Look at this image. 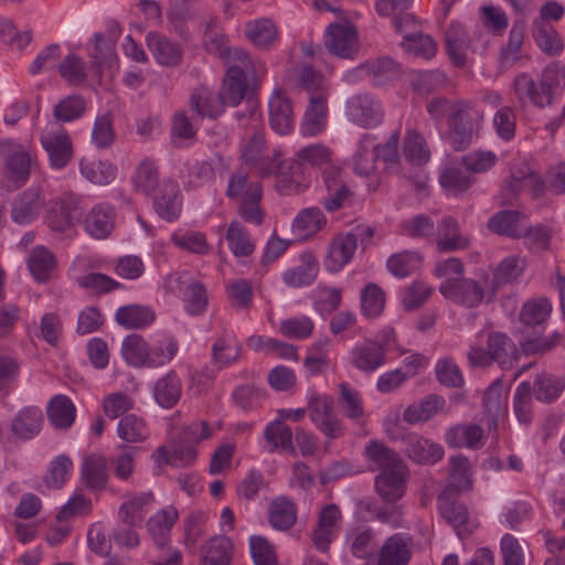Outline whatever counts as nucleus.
<instances>
[{"label":"nucleus","instance_id":"49","mask_svg":"<svg viewBox=\"0 0 565 565\" xmlns=\"http://www.w3.org/2000/svg\"><path fill=\"white\" fill-rule=\"evenodd\" d=\"M58 73L72 86H81L87 79L86 63L76 54H67L58 64Z\"/></svg>","mask_w":565,"mask_h":565},{"label":"nucleus","instance_id":"3","mask_svg":"<svg viewBox=\"0 0 565 565\" xmlns=\"http://www.w3.org/2000/svg\"><path fill=\"white\" fill-rule=\"evenodd\" d=\"M82 215L81 201L72 193H63L50 201L45 222L49 228L61 238H72L75 234L74 225Z\"/></svg>","mask_w":565,"mask_h":565},{"label":"nucleus","instance_id":"15","mask_svg":"<svg viewBox=\"0 0 565 565\" xmlns=\"http://www.w3.org/2000/svg\"><path fill=\"white\" fill-rule=\"evenodd\" d=\"M269 122L273 130L287 135L294 128V110L290 99L282 90H275L269 98Z\"/></svg>","mask_w":565,"mask_h":565},{"label":"nucleus","instance_id":"4","mask_svg":"<svg viewBox=\"0 0 565 565\" xmlns=\"http://www.w3.org/2000/svg\"><path fill=\"white\" fill-rule=\"evenodd\" d=\"M40 142L55 170L64 169L73 158V143L68 132L57 122H49L40 135Z\"/></svg>","mask_w":565,"mask_h":565},{"label":"nucleus","instance_id":"21","mask_svg":"<svg viewBox=\"0 0 565 565\" xmlns=\"http://www.w3.org/2000/svg\"><path fill=\"white\" fill-rule=\"evenodd\" d=\"M190 105L198 116L202 118H215L223 113L226 106L220 92L214 93L205 86H201L194 90L190 99Z\"/></svg>","mask_w":565,"mask_h":565},{"label":"nucleus","instance_id":"8","mask_svg":"<svg viewBox=\"0 0 565 565\" xmlns=\"http://www.w3.org/2000/svg\"><path fill=\"white\" fill-rule=\"evenodd\" d=\"M439 291L446 298L468 308L478 306L484 297L483 287L473 279L448 278L440 285Z\"/></svg>","mask_w":565,"mask_h":565},{"label":"nucleus","instance_id":"34","mask_svg":"<svg viewBox=\"0 0 565 565\" xmlns=\"http://www.w3.org/2000/svg\"><path fill=\"white\" fill-rule=\"evenodd\" d=\"M245 35L256 47L267 50L277 38V26L270 19H256L246 23Z\"/></svg>","mask_w":565,"mask_h":565},{"label":"nucleus","instance_id":"29","mask_svg":"<svg viewBox=\"0 0 565 565\" xmlns=\"http://www.w3.org/2000/svg\"><path fill=\"white\" fill-rule=\"evenodd\" d=\"M212 364L221 370L241 359L242 347L228 334L217 337L212 344Z\"/></svg>","mask_w":565,"mask_h":565},{"label":"nucleus","instance_id":"23","mask_svg":"<svg viewBox=\"0 0 565 565\" xmlns=\"http://www.w3.org/2000/svg\"><path fill=\"white\" fill-rule=\"evenodd\" d=\"M446 49L450 60L456 66H463L471 41L463 25L451 23L445 35Z\"/></svg>","mask_w":565,"mask_h":565},{"label":"nucleus","instance_id":"12","mask_svg":"<svg viewBox=\"0 0 565 565\" xmlns=\"http://www.w3.org/2000/svg\"><path fill=\"white\" fill-rule=\"evenodd\" d=\"M153 206L160 217L169 222L177 220L182 206L179 185L169 178L162 179L159 190L153 195Z\"/></svg>","mask_w":565,"mask_h":565},{"label":"nucleus","instance_id":"56","mask_svg":"<svg viewBox=\"0 0 565 565\" xmlns=\"http://www.w3.org/2000/svg\"><path fill=\"white\" fill-rule=\"evenodd\" d=\"M532 394L530 382L520 383L513 397V411L520 423L529 424L532 420Z\"/></svg>","mask_w":565,"mask_h":565},{"label":"nucleus","instance_id":"60","mask_svg":"<svg viewBox=\"0 0 565 565\" xmlns=\"http://www.w3.org/2000/svg\"><path fill=\"white\" fill-rule=\"evenodd\" d=\"M526 263L524 258L511 256L504 258L494 273V287L514 281L524 271Z\"/></svg>","mask_w":565,"mask_h":565},{"label":"nucleus","instance_id":"55","mask_svg":"<svg viewBox=\"0 0 565 565\" xmlns=\"http://www.w3.org/2000/svg\"><path fill=\"white\" fill-rule=\"evenodd\" d=\"M422 257L414 252H403L392 255L387 260L388 270L396 277L404 278L420 267Z\"/></svg>","mask_w":565,"mask_h":565},{"label":"nucleus","instance_id":"40","mask_svg":"<svg viewBox=\"0 0 565 565\" xmlns=\"http://www.w3.org/2000/svg\"><path fill=\"white\" fill-rule=\"evenodd\" d=\"M28 267L36 281H45L55 267V257L45 247L38 246L29 255Z\"/></svg>","mask_w":565,"mask_h":565},{"label":"nucleus","instance_id":"50","mask_svg":"<svg viewBox=\"0 0 565 565\" xmlns=\"http://www.w3.org/2000/svg\"><path fill=\"white\" fill-rule=\"evenodd\" d=\"M73 470V461L67 455H58L49 465L47 471L43 477V481L47 488L61 489L71 471Z\"/></svg>","mask_w":565,"mask_h":565},{"label":"nucleus","instance_id":"44","mask_svg":"<svg viewBox=\"0 0 565 565\" xmlns=\"http://www.w3.org/2000/svg\"><path fill=\"white\" fill-rule=\"evenodd\" d=\"M401 45L407 53L425 60H429L435 56L437 51L434 39L430 35L423 34L422 32H411L409 34H405Z\"/></svg>","mask_w":565,"mask_h":565},{"label":"nucleus","instance_id":"58","mask_svg":"<svg viewBox=\"0 0 565 565\" xmlns=\"http://www.w3.org/2000/svg\"><path fill=\"white\" fill-rule=\"evenodd\" d=\"M487 347L493 361L504 362L508 358H515L518 353L513 341L502 332L490 333Z\"/></svg>","mask_w":565,"mask_h":565},{"label":"nucleus","instance_id":"33","mask_svg":"<svg viewBox=\"0 0 565 565\" xmlns=\"http://www.w3.org/2000/svg\"><path fill=\"white\" fill-rule=\"evenodd\" d=\"M438 511L460 535L468 521V511L465 504L451 500L450 490H443L438 495Z\"/></svg>","mask_w":565,"mask_h":565},{"label":"nucleus","instance_id":"47","mask_svg":"<svg viewBox=\"0 0 565 565\" xmlns=\"http://www.w3.org/2000/svg\"><path fill=\"white\" fill-rule=\"evenodd\" d=\"M565 388V379L542 373L534 381V394L537 401L551 403L558 398Z\"/></svg>","mask_w":565,"mask_h":565},{"label":"nucleus","instance_id":"22","mask_svg":"<svg viewBox=\"0 0 565 565\" xmlns=\"http://www.w3.org/2000/svg\"><path fill=\"white\" fill-rule=\"evenodd\" d=\"M107 460L104 456L92 454L82 465V478L87 488L94 491L104 490L107 486Z\"/></svg>","mask_w":565,"mask_h":565},{"label":"nucleus","instance_id":"7","mask_svg":"<svg viewBox=\"0 0 565 565\" xmlns=\"http://www.w3.org/2000/svg\"><path fill=\"white\" fill-rule=\"evenodd\" d=\"M45 195L39 188H29L19 193L11 204V218L20 225L30 224L42 212Z\"/></svg>","mask_w":565,"mask_h":565},{"label":"nucleus","instance_id":"11","mask_svg":"<svg viewBox=\"0 0 565 565\" xmlns=\"http://www.w3.org/2000/svg\"><path fill=\"white\" fill-rule=\"evenodd\" d=\"M456 107L449 119L450 140L455 150L462 151L471 143L473 120L466 103L458 102Z\"/></svg>","mask_w":565,"mask_h":565},{"label":"nucleus","instance_id":"17","mask_svg":"<svg viewBox=\"0 0 565 565\" xmlns=\"http://www.w3.org/2000/svg\"><path fill=\"white\" fill-rule=\"evenodd\" d=\"M115 210L107 204L95 205L84 218L85 232L95 239L110 235L115 226Z\"/></svg>","mask_w":565,"mask_h":565},{"label":"nucleus","instance_id":"25","mask_svg":"<svg viewBox=\"0 0 565 565\" xmlns=\"http://www.w3.org/2000/svg\"><path fill=\"white\" fill-rule=\"evenodd\" d=\"M262 186L258 182L248 185L245 195L237 209V213L243 221L255 226L263 224L265 212L260 207Z\"/></svg>","mask_w":565,"mask_h":565},{"label":"nucleus","instance_id":"14","mask_svg":"<svg viewBox=\"0 0 565 565\" xmlns=\"http://www.w3.org/2000/svg\"><path fill=\"white\" fill-rule=\"evenodd\" d=\"M404 451L411 460L423 465H434L444 456V449L439 444L417 434L404 438Z\"/></svg>","mask_w":565,"mask_h":565},{"label":"nucleus","instance_id":"20","mask_svg":"<svg viewBox=\"0 0 565 565\" xmlns=\"http://www.w3.org/2000/svg\"><path fill=\"white\" fill-rule=\"evenodd\" d=\"M47 418L56 429H68L75 422L76 407L72 399L63 394L53 396L46 408Z\"/></svg>","mask_w":565,"mask_h":565},{"label":"nucleus","instance_id":"41","mask_svg":"<svg viewBox=\"0 0 565 565\" xmlns=\"http://www.w3.org/2000/svg\"><path fill=\"white\" fill-rule=\"evenodd\" d=\"M157 403L164 407L174 406L181 396V382L174 373H169L160 379L153 388Z\"/></svg>","mask_w":565,"mask_h":565},{"label":"nucleus","instance_id":"52","mask_svg":"<svg viewBox=\"0 0 565 565\" xmlns=\"http://www.w3.org/2000/svg\"><path fill=\"white\" fill-rule=\"evenodd\" d=\"M247 90L248 78L226 73L220 94L226 106H237Z\"/></svg>","mask_w":565,"mask_h":565},{"label":"nucleus","instance_id":"63","mask_svg":"<svg viewBox=\"0 0 565 565\" xmlns=\"http://www.w3.org/2000/svg\"><path fill=\"white\" fill-rule=\"evenodd\" d=\"M115 139V131L113 127V119L110 114H105L96 118L93 131L92 141L99 149L108 148Z\"/></svg>","mask_w":565,"mask_h":565},{"label":"nucleus","instance_id":"32","mask_svg":"<svg viewBox=\"0 0 565 565\" xmlns=\"http://www.w3.org/2000/svg\"><path fill=\"white\" fill-rule=\"evenodd\" d=\"M227 67L226 73L243 76L245 78H255L258 75L257 62L250 54L239 47H231L222 58Z\"/></svg>","mask_w":565,"mask_h":565},{"label":"nucleus","instance_id":"38","mask_svg":"<svg viewBox=\"0 0 565 565\" xmlns=\"http://www.w3.org/2000/svg\"><path fill=\"white\" fill-rule=\"evenodd\" d=\"M87 102L82 95L73 94L60 99L53 107L55 122H71L84 116Z\"/></svg>","mask_w":565,"mask_h":565},{"label":"nucleus","instance_id":"45","mask_svg":"<svg viewBox=\"0 0 565 565\" xmlns=\"http://www.w3.org/2000/svg\"><path fill=\"white\" fill-rule=\"evenodd\" d=\"M297 519L295 504L286 499L278 498L271 502L269 522L273 527L284 531L291 527Z\"/></svg>","mask_w":565,"mask_h":565},{"label":"nucleus","instance_id":"2","mask_svg":"<svg viewBox=\"0 0 565 565\" xmlns=\"http://www.w3.org/2000/svg\"><path fill=\"white\" fill-rule=\"evenodd\" d=\"M179 519L175 507L168 505L149 518L147 530L152 539L157 553H150L151 565H180L182 554L170 546V533Z\"/></svg>","mask_w":565,"mask_h":565},{"label":"nucleus","instance_id":"57","mask_svg":"<svg viewBox=\"0 0 565 565\" xmlns=\"http://www.w3.org/2000/svg\"><path fill=\"white\" fill-rule=\"evenodd\" d=\"M439 182L449 194L458 196L470 189L473 180L466 172L452 167L441 173Z\"/></svg>","mask_w":565,"mask_h":565},{"label":"nucleus","instance_id":"28","mask_svg":"<svg viewBox=\"0 0 565 565\" xmlns=\"http://www.w3.org/2000/svg\"><path fill=\"white\" fill-rule=\"evenodd\" d=\"M340 519L341 511L335 504H329L321 510L318 526L313 531V542L318 550L326 552L329 548L331 536Z\"/></svg>","mask_w":565,"mask_h":565},{"label":"nucleus","instance_id":"39","mask_svg":"<svg viewBox=\"0 0 565 565\" xmlns=\"http://www.w3.org/2000/svg\"><path fill=\"white\" fill-rule=\"evenodd\" d=\"M467 246L468 239L458 233L457 221L450 216L444 217L438 227V249L440 252H452Z\"/></svg>","mask_w":565,"mask_h":565},{"label":"nucleus","instance_id":"30","mask_svg":"<svg viewBox=\"0 0 565 565\" xmlns=\"http://www.w3.org/2000/svg\"><path fill=\"white\" fill-rule=\"evenodd\" d=\"M319 271L317 259L312 254L301 255V265L284 273V281L292 288L309 286L313 282Z\"/></svg>","mask_w":565,"mask_h":565},{"label":"nucleus","instance_id":"24","mask_svg":"<svg viewBox=\"0 0 565 565\" xmlns=\"http://www.w3.org/2000/svg\"><path fill=\"white\" fill-rule=\"evenodd\" d=\"M525 215L519 211L503 210L495 213L488 222L491 232L511 238H521Z\"/></svg>","mask_w":565,"mask_h":565},{"label":"nucleus","instance_id":"26","mask_svg":"<svg viewBox=\"0 0 565 565\" xmlns=\"http://www.w3.org/2000/svg\"><path fill=\"white\" fill-rule=\"evenodd\" d=\"M147 45L154 60L164 66H175L182 57L181 49L158 33H148Z\"/></svg>","mask_w":565,"mask_h":565},{"label":"nucleus","instance_id":"53","mask_svg":"<svg viewBox=\"0 0 565 565\" xmlns=\"http://www.w3.org/2000/svg\"><path fill=\"white\" fill-rule=\"evenodd\" d=\"M552 311V305L547 298L532 299L525 302L520 312V320L530 327L544 323Z\"/></svg>","mask_w":565,"mask_h":565},{"label":"nucleus","instance_id":"19","mask_svg":"<svg viewBox=\"0 0 565 565\" xmlns=\"http://www.w3.org/2000/svg\"><path fill=\"white\" fill-rule=\"evenodd\" d=\"M386 361V350L379 342L367 341L356 345L351 352V363L358 370L374 372Z\"/></svg>","mask_w":565,"mask_h":565},{"label":"nucleus","instance_id":"54","mask_svg":"<svg viewBox=\"0 0 565 565\" xmlns=\"http://www.w3.org/2000/svg\"><path fill=\"white\" fill-rule=\"evenodd\" d=\"M404 156L414 166H423L429 160V149L422 135L408 131L404 140Z\"/></svg>","mask_w":565,"mask_h":565},{"label":"nucleus","instance_id":"64","mask_svg":"<svg viewBox=\"0 0 565 565\" xmlns=\"http://www.w3.org/2000/svg\"><path fill=\"white\" fill-rule=\"evenodd\" d=\"M444 79L445 75L437 71H415L411 73V86L415 92L422 95L429 94L437 88Z\"/></svg>","mask_w":565,"mask_h":565},{"label":"nucleus","instance_id":"61","mask_svg":"<svg viewBox=\"0 0 565 565\" xmlns=\"http://www.w3.org/2000/svg\"><path fill=\"white\" fill-rule=\"evenodd\" d=\"M298 158L300 161L309 163L312 167L326 169L333 167L332 151L322 145H310L298 151Z\"/></svg>","mask_w":565,"mask_h":565},{"label":"nucleus","instance_id":"27","mask_svg":"<svg viewBox=\"0 0 565 565\" xmlns=\"http://www.w3.org/2000/svg\"><path fill=\"white\" fill-rule=\"evenodd\" d=\"M412 551L407 541L399 534L388 537L380 550L377 565H407Z\"/></svg>","mask_w":565,"mask_h":565},{"label":"nucleus","instance_id":"6","mask_svg":"<svg viewBox=\"0 0 565 565\" xmlns=\"http://www.w3.org/2000/svg\"><path fill=\"white\" fill-rule=\"evenodd\" d=\"M324 45L333 56L354 58L360 50L355 26L350 22L331 23L324 32Z\"/></svg>","mask_w":565,"mask_h":565},{"label":"nucleus","instance_id":"10","mask_svg":"<svg viewBox=\"0 0 565 565\" xmlns=\"http://www.w3.org/2000/svg\"><path fill=\"white\" fill-rule=\"evenodd\" d=\"M358 248L356 235L340 233L329 244L324 267L330 273L341 270L353 257Z\"/></svg>","mask_w":565,"mask_h":565},{"label":"nucleus","instance_id":"59","mask_svg":"<svg viewBox=\"0 0 565 565\" xmlns=\"http://www.w3.org/2000/svg\"><path fill=\"white\" fill-rule=\"evenodd\" d=\"M265 439L271 444V451L281 448L282 450L292 451V430L282 424L281 420H275L267 425L264 431Z\"/></svg>","mask_w":565,"mask_h":565},{"label":"nucleus","instance_id":"35","mask_svg":"<svg viewBox=\"0 0 565 565\" xmlns=\"http://www.w3.org/2000/svg\"><path fill=\"white\" fill-rule=\"evenodd\" d=\"M444 397L431 394L417 404L409 405L403 413V419L408 424L427 422L445 406Z\"/></svg>","mask_w":565,"mask_h":565},{"label":"nucleus","instance_id":"62","mask_svg":"<svg viewBox=\"0 0 565 565\" xmlns=\"http://www.w3.org/2000/svg\"><path fill=\"white\" fill-rule=\"evenodd\" d=\"M326 224L327 218L317 206L303 209L294 220V227L301 232H317L324 227Z\"/></svg>","mask_w":565,"mask_h":565},{"label":"nucleus","instance_id":"13","mask_svg":"<svg viewBox=\"0 0 565 565\" xmlns=\"http://www.w3.org/2000/svg\"><path fill=\"white\" fill-rule=\"evenodd\" d=\"M43 419V413L39 407L25 406L12 418L10 431L18 440H31L40 434Z\"/></svg>","mask_w":565,"mask_h":565},{"label":"nucleus","instance_id":"36","mask_svg":"<svg viewBox=\"0 0 565 565\" xmlns=\"http://www.w3.org/2000/svg\"><path fill=\"white\" fill-rule=\"evenodd\" d=\"M377 160L375 138L365 134L361 138L356 153L353 157L354 171L360 175H369L375 171Z\"/></svg>","mask_w":565,"mask_h":565},{"label":"nucleus","instance_id":"18","mask_svg":"<svg viewBox=\"0 0 565 565\" xmlns=\"http://www.w3.org/2000/svg\"><path fill=\"white\" fill-rule=\"evenodd\" d=\"M445 440L452 448L480 449L484 444V431L475 423L458 424L447 429Z\"/></svg>","mask_w":565,"mask_h":565},{"label":"nucleus","instance_id":"5","mask_svg":"<svg viewBox=\"0 0 565 565\" xmlns=\"http://www.w3.org/2000/svg\"><path fill=\"white\" fill-rule=\"evenodd\" d=\"M322 179L326 193L320 203L326 212L334 213L353 204L354 191L344 180L340 168H326Z\"/></svg>","mask_w":565,"mask_h":565},{"label":"nucleus","instance_id":"1","mask_svg":"<svg viewBox=\"0 0 565 565\" xmlns=\"http://www.w3.org/2000/svg\"><path fill=\"white\" fill-rule=\"evenodd\" d=\"M373 471H381L374 480L382 500L393 503L402 499L409 477L407 465L397 452L379 441H371L365 448Z\"/></svg>","mask_w":565,"mask_h":565},{"label":"nucleus","instance_id":"46","mask_svg":"<svg viewBox=\"0 0 565 565\" xmlns=\"http://www.w3.org/2000/svg\"><path fill=\"white\" fill-rule=\"evenodd\" d=\"M81 172L92 183L105 185L116 179L117 168L108 161H81Z\"/></svg>","mask_w":565,"mask_h":565},{"label":"nucleus","instance_id":"37","mask_svg":"<svg viewBox=\"0 0 565 565\" xmlns=\"http://www.w3.org/2000/svg\"><path fill=\"white\" fill-rule=\"evenodd\" d=\"M449 484L444 490L452 492L468 491L472 484L469 459L463 455L454 456L449 459Z\"/></svg>","mask_w":565,"mask_h":565},{"label":"nucleus","instance_id":"42","mask_svg":"<svg viewBox=\"0 0 565 565\" xmlns=\"http://www.w3.org/2000/svg\"><path fill=\"white\" fill-rule=\"evenodd\" d=\"M233 544L226 536L211 539L206 545V553L200 565H230L232 559Z\"/></svg>","mask_w":565,"mask_h":565},{"label":"nucleus","instance_id":"31","mask_svg":"<svg viewBox=\"0 0 565 565\" xmlns=\"http://www.w3.org/2000/svg\"><path fill=\"white\" fill-rule=\"evenodd\" d=\"M513 89L520 103L530 99L537 107L551 105V97L540 88V82L536 83L526 73H521L513 81Z\"/></svg>","mask_w":565,"mask_h":565},{"label":"nucleus","instance_id":"9","mask_svg":"<svg viewBox=\"0 0 565 565\" xmlns=\"http://www.w3.org/2000/svg\"><path fill=\"white\" fill-rule=\"evenodd\" d=\"M347 115L352 122L363 128H370L382 121L383 109L371 96L360 94L349 100Z\"/></svg>","mask_w":565,"mask_h":565},{"label":"nucleus","instance_id":"16","mask_svg":"<svg viewBox=\"0 0 565 565\" xmlns=\"http://www.w3.org/2000/svg\"><path fill=\"white\" fill-rule=\"evenodd\" d=\"M328 97L324 92L311 93L309 104L301 122V132L306 136L320 134L327 125Z\"/></svg>","mask_w":565,"mask_h":565},{"label":"nucleus","instance_id":"51","mask_svg":"<svg viewBox=\"0 0 565 565\" xmlns=\"http://www.w3.org/2000/svg\"><path fill=\"white\" fill-rule=\"evenodd\" d=\"M226 239L231 252L236 257H246L255 249V244L250 241L246 228L238 221H233L230 224Z\"/></svg>","mask_w":565,"mask_h":565},{"label":"nucleus","instance_id":"43","mask_svg":"<svg viewBox=\"0 0 565 565\" xmlns=\"http://www.w3.org/2000/svg\"><path fill=\"white\" fill-rule=\"evenodd\" d=\"M533 38L539 47L550 56H556L564 49L563 40L556 30L548 23L536 22Z\"/></svg>","mask_w":565,"mask_h":565},{"label":"nucleus","instance_id":"48","mask_svg":"<svg viewBox=\"0 0 565 565\" xmlns=\"http://www.w3.org/2000/svg\"><path fill=\"white\" fill-rule=\"evenodd\" d=\"M32 162L31 154L24 149L13 150L6 157L7 170L11 178L20 184H24L29 180Z\"/></svg>","mask_w":565,"mask_h":565}]
</instances>
